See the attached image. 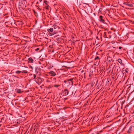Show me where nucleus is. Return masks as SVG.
<instances>
[{
  "mask_svg": "<svg viewBox=\"0 0 134 134\" xmlns=\"http://www.w3.org/2000/svg\"><path fill=\"white\" fill-rule=\"evenodd\" d=\"M124 4H125L126 5H127L130 6H131V4H129V3H124Z\"/></svg>",
  "mask_w": 134,
  "mask_h": 134,
  "instance_id": "obj_12",
  "label": "nucleus"
},
{
  "mask_svg": "<svg viewBox=\"0 0 134 134\" xmlns=\"http://www.w3.org/2000/svg\"><path fill=\"white\" fill-rule=\"evenodd\" d=\"M103 17L102 16H100L99 17V21L100 22L102 23H104V20L102 18Z\"/></svg>",
  "mask_w": 134,
  "mask_h": 134,
  "instance_id": "obj_5",
  "label": "nucleus"
},
{
  "mask_svg": "<svg viewBox=\"0 0 134 134\" xmlns=\"http://www.w3.org/2000/svg\"><path fill=\"white\" fill-rule=\"evenodd\" d=\"M99 58V57L98 56H96L95 58V60H97Z\"/></svg>",
  "mask_w": 134,
  "mask_h": 134,
  "instance_id": "obj_14",
  "label": "nucleus"
},
{
  "mask_svg": "<svg viewBox=\"0 0 134 134\" xmlns=\"http://www.w3.org/2000/svg\"><path fill=\"white\" fill-rule=\"evenodd\" d=\"M51 88V87H48V88Z\"/></svg>",
  "mask_w": 134,
  "mask_h": 134,
  "instance_id": "obj_21",
  "label": "nucleus"
},
{
  "mask_svg": "<svg viewBox=\"0 0 134 134\" xmlns=\"http://www.w3.org/2000/svg\"><path fill=\"white\" fill-rule=\"evenodd\" d=\"M118 61L121 65H123L122 64V60L121 59H119L118 60Z\"/></svg>",
  "mask_w": 134,
  "mask_h": 134,
  "instance_id": "obj_9",
  "label": "nucleus"
},
{
  "mask_svg": "<svg viewBox=\"0 0 134 134\" xmlns=\"http://www.w3.org/2000/svg\"><path fill=\"white\" fill-rule=\"evenodd\" d=\"M34 79H35V78L36 77V75L35 74H34Z\"/></svg>",
  "mask_w": 134,
  "mask_h": 134,
  "instance_id": "obj_19",
  "label": "nucleus"
},
{
  "mask_svg": "<svg viewBox=\"0 0 134 134\" xmlns=\"http://www.w3.org/2000/svg\"><path fill=\"white\" fill-rule=\"evenodd\" d=\"M44 2L46 4V8L47 9H48V2L45 0L44 1Z\"/></svg>",
  "mask_w": 134,
  "mask_h": 134,
  "instance_id": "obj_7",
  "label": "nucleus"
},
{
  "mask_svg": "<svg viewBox=\"0 0 134 134\" xmlns=\"http://www.w3.org/2000/svg\"><path fill=\"white\" fill-rule=\"evenodd\" d=\"M20 72L24 73H27V71L26 70H24L21 71L18 70L16 72V74H19Z\"/></svg>",
  "mask_w": 134,
  "mask_h": 134,
  "instance_id": "obj_1",
  "label": "nucleus"
},
{
  "mask_svg": "<svg viewBox=\"0 0 134 134\" xmlns=\"http://www.w3.org/2000/svg\"><path fill=\"white\" fill-rule=\"evenodd\" d=\"M121 47H119V49H121Z\"/></svg>",
  "mask_w": 134,
  "mask_h": 134,
  "instance_id": "obj_20",
  "label": "nucleus"
},
{
  "mask_svg": "<svg viewBox=\"0 0 134 134\" xmlns=\"http://www.w3.org/2000/svg\"><path fill=\"white\" fill-rule=\"evenodd\" d=\"M54 29H55V27H54Z\"/></svg>",
  "mask_w": 134,
  "mask_h": 134,
  "instance_id": "obj_25",
  "label": "nucleus"
},
{
  "mask_svg": "<svg viewBox=\"0 0 134 134\" xmlns=\"http://www.w3.org/2000/svg\"><path fill=\"white\" fill-rule=\"evenodd\" d=\"M31 69H32V67H31Z\"/></svg>",
  "mask_w": 134,
  "mask_h": 134,
  "instance_id": "obj_23",
  "label": "nucleus"
},
{
  "mask_svg": "<svg viewBox=\"0 0 134 134\" xmlns=\"http://www.w3.org/2000/svg\"><path fill=\"white\" fill-rule=\"evenodd\" d=\"M34 60L32 58H28V62L29 63H32L34 62Z\"/></svg>",
  "mask_w": 134,
  "mask_h": 134,
  "instance_id": "obj_4",
  "label": "nucleus"
},
{
  "mask_svg": "<svg viewBox=\"0 0 134 134\" xmlns=\"http://www.w3.org/2000/svg\"><path fill=\"white\" fill-rule=\"evenodd\" d=\"M68 82H69L70 84L72 85L73 84V80L72 78L68 79Z\"/></svg>",
  "mask_w": 134,
  "mask_h": 134,
  "instance_id": "obj_2",
  "label": "nucleus"
},
{
  "mask_svg": "<svg viewBox=\"0 0 134 134\" xmlns=\"http://www.w3.org/2000/svg\"><path fill=\"white\" fill-rule=\"evenodd\" d=\"M37 50H38V48H37Z\"/></svg>",
  "mask_w": 134,
  "mask_h": 134,
  "instance_id": "obj_26",
  "label": "nucleus"
},
{
  "mask_svg": "<svg viewBox=\"0 0 134 134\" xmlns=\"http://www.w3.org/2000/svg\"><path fill=\"white\" fill-rule=\"evenodd\" d=\"M54 81H55V79H54Z\"/></svg>",
  "mask_w": 134,
  "mask_h": 134,
  "instance_id": "obj_22",
  "label": "nucleus"
},
{
  "mask_svg": "<svg viewBox=\"0 0 134 134\" xmlns=\"http://www.w3.org/2000/svg\"><path fill=\"white\" fill-rule=\"evenodd\" d=\"M53 31V29L52 28H51L50 29H47V31L49 33L50 32H52Z\"/></svg>",
  "mask_w": 134,
  "mask_h": 134,
  "instance_id": "obj_8",
  "label": "nucleus"
},
{
  "mask_svg": "<svg viewBox=\"0 0 134 134\" xmlns=\"http://www.w3.org/2000/svg\"><path fill=\"white\" fill-rule=\"evenodd\" d=\"M49 74L51 76H55L56 74L55 72H54L53 71H50L49 72Z\"/></svg>",
  "mask_w": 134,
  "mask_h": 134,
  "instance_id": "obj_6",
  "label": "nucleus"
},
{
  "mask_svg": "<svg viewBox=\"0 0 134 134\" xmlns=\"http://www.w3.org/2000/svg\"><path fill=\"white\" fill-rule=\"evenodd\" d=\"M68 82V80H65V81H64V82L65 83H67V82Z\"/></svg>",
  "mask_w": 134,
  "mask_h": 134,
  "instance_id": "obj_16",
  "label": "nucleus"
},
{
  "mask_svg": "<svg viewBox=\"0 0 134 134\" xmlns=\"http://www.w3.org/2000/svg\"><path fill=\"white\" fill-rule=\"evenodd\" d=\"M53 67V66H52V67H51V68L52 67Z\"/></svg>",
  "mask_w": 134,
  "mask_h": 134,
  "instance_id": "obj_24",
  "label": "nucleus"
},
{
  "mask_svg": "<svg viewBox=\"0 0 134 134\" xmlns=\"http://www.w3.org/2000/svg\"><path fill=\"white\" fill-rule=\"evenodd\" d=\"M125 71V72H128L127 70V69H126L125 70H124L123 71Z\"/></svg>",
  "mask_w": 134,
  "mask_h": 134,
  "instance_id": "obj_17",
  "label": "nucleus"
},
{
  "mask_svg": "<svg viewBox=\"0 0 134 134\" xmlns=\"http://www.w3.org/2000/svg\"><path fill=\"white\" fill-rule=\"evenodd\" d=\"M60 86L59 85H55L54 86L55 87H58Z\"/></svg>",
  "mask_w": 134,
  "mask_h": 134,
  "instance_id": "obj_13",
  "label": "nucleus"
},
{
  "mask_svg": "<svg viewBox=\"0 0 134 134\" xmlns=\"http://www.w3.org/2000/svg\"><path fill=\"white\" fill-rule=\"evenodd\" d=\"M63 93L64 96L67 95L68 93V92L67 90L66 89H65L63 92Z\"/></svg>",
  "mask_w": 134,
  "mask_h": 134,
  "instance_id": "obj_3",
  "label": "nucleus"
},
{
  "mask_svg": "<svg viewBox=\"0 0 134 134\" xmlns=\"http://www.w3.org/2000/svg\"><path fill=\"white\" fill-rule=\"evenodd\" d=\"M54 34H52V33H50L49 34V35L50 36H52Z\"/></svg>",
  "mask_w": 134,
  "mask_h": 134,
  "instance_id": "obj_18",
  "label": "nucleus"
},
{
  "mask_svg": "<svg viewBox=\"0 0 134 134\" xmlns=\"http://www.w3.org/2000/svg\"><path fill=\"white\" fill-rule=\"evenodd\" d=\"M16 92H17L18 93H20L21 92V90L20 89H17L16 90Z\"/></svg>",
  "mask_w": 134,
  "mask_h": 134,
  "instance_id": "obj_11",
  "label": "nucleus"
},
{
  "mask_svg": "<svg viewBox=\"0 0 134 134\" xmlns=\"http://www.w3.org/2000/svg\"><path fill=\"white\" fill-rule=\"evenodd\" d=\"M99 64V62H96L95 64V65H98Z\"/></svg>",
  "mask_w": 134,
  "mask_h": 134,
  "instance_id": "obj_15",
  "label": "nucleus"
},
{
  "mask_svg": "<svg viewBox=\"0 0 134 134\" xmlns=\"http://www.w3.org/2000/svg\"><path fill=\"white\" fill-rule=\"evenodd\" d=\"M38 80L39 83H41L42 82V80L41 78H38Z\"/></svg>",
  "mask_w": 134,
  "mask_h": 134,
  "instance_id": "obj_10",
  "label": "nucleus"
}]
</instances>
